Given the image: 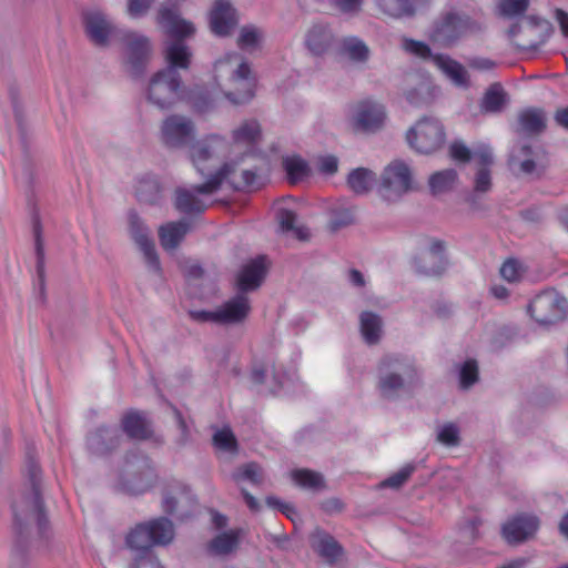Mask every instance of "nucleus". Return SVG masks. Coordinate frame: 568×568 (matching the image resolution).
Here are the masks:
<instances>
[{
	"mask_svg": "<svg viewBox=\"0 0 568 568\" xmlns=\"http://www.w3.org/2000/svg\"><path fill=\"white\" fill-rule=\"evenodd\" d=\"M158 23L169 39L164 42L168 65L152 75L146 87L148 101L160 110L174 106L183 98V82L179 69L187 70L192 51L185 39L195 32L193 23L181 18L178 4L165 1L158 11Z\"/></svg>",
	"mask_w": 568,
	"mask_h": 568,
	"instance_id": "nucleus-1",
	"label": "nucleus"
},
{
	"mask_svg": "<svg viewBox=\"0 0 568 568\" xmlns=\"http://www.w3.org/2000/svg\"><path fill=\"white\" fill-rule=\"evenodd\" d=\"M27 477L28 488L12 505L19 542L31 535L33 527L37 528L40 538L49 539L50 526L42 497L41 470L30 450L27 453ZM13 558L17 565L24 564L23 548L20 544L14 548Z\"/></svg>",
	"mask_w": 568,
	"mask_h": 568,
	"instance_id": "nucleus-2",
	"label": "nucleus"
},
{
	"mask_svg": "<svg viewBox=\"0 0 568 568\" xmlns=\"http://www.w3.org/2000/svg\"><path fill=\"white\" fill-rule=\"evenodd\" d=\"M422 385V372L414 358L407 355L388 354L376 367L375 389L381 399L397 402L409 398Z\"/></svg>",
	"mask_w": 568,
	"mask_h": 568,
	"instance_id": "nucleus-3",
	"label": "nucleus"
},
{
	"mask_svg": "<svg viewBox=\"0 0 568 568\" xmlns=\"http://www.w3.org/2000/svg\"><path fill=\"white\" fill-rule=\"evenodd\" d=\"M215 81L233 104H243L254 97L255 80L247 62L235 52L225 54L214 65Z\"/></svg>",
	"mask_w": 568,
	"mask_h": 568,
	"instance_id": "nucleus-4",
	"label": "nucleus"
},
{
	"mask_svg": "<svg viewBox=\"0 0 568 568\" xmlns=\"http://www.w3.org/2000/svg\"><path fill=\"white\" fill-rule=\"evenodd\" d=\"M174 538L173 523L166 517H159L138 524L126 536L128 548L135 555L154 554L153 546L169 545Z\"/></svg>",
	"mask_w": 568,
	"mask_h": 568,
	"instance_id": "nucleus-5",
	"label": "nucleus"
},
{
	"mask_svg": "<svg viewBox=\"0 0 568 568\" xmlns=\"http://www.w3.org/2000/svg\"><path fill=\"white\" fill-rule=\"evenodd\" d=\"M231 169L232 165L223 164L216 172L209 174L204 183L193 185L192 187H176L174 197L175 209L185 215L202 214L207 209V205L199 195H211L217 192Z\"/></svg>",
	"mask_w": 568,
	"mask_h": 568,
	"instance_id": "nucleus-6",
	"label": "nucleus"
},
{
	"mask_svg": "<svg viewBox=\"0 0 568 568\" xmlns=\"http://www.w3.org/2000/svg\"><path fill=\"white\" fill-rule=\"evenodd\" d=\"M527 313L540 327L549 328L568 318V300L555 288H547L529 302Z\"/></svg>",
	"mask_w": 568,
	"mask_h": 568,
	"instance_id": "nucleus-7",
	"label": "nucleus"
},
{
	"mask_svg": "<svg viewBox=\"0 0 568 568\" xmlns=\"http://www.w3.org/2000/svg\"><path fill=\"white\" fill-rule=\"evenodd\" d=\"M153 480L154 471L149 458L138 452L128 453L119 475V489L130 495H140L152 487Z\"/></svg>",
	"mask_w": 568,
	"mask_h": 568,
	"instance_id": "nucleus-8",
	"label": "nucleus"
},
{
	"mask_svg": "<svg viewBox=\"0 0 568 568\" xmlns=\"http://www.w3.org/2000/svg\"><path fill=\"white\" fill-rule=\"evenodd\" d=\"M413 190L412 172L406 163L396 160L383 171L377 186L378 195L388 203L399 201Z\"/></svg>",
	"mask_w": 568,
	"mask_h": 568,
	"instance_id": "nucleus-9",
	"label": "nucleus"
},
{
	"mask_svg": "<svg viewBox=\"0 0 568 568\" xmlns=\"http://www.w3.org/2000/svg\"><path fill=\"white\" fill-rule=\"evenodd\" d=\"M120 40L124 45L126 72L135 79L142 77L152 55L150 39L142 33L125 30L121 32Z\"/></svg>",
	"mask_w": 568,
	"mask_h": 568,
	"instance_id": "nucleus-10",
	"label": "nucleus"
},
{
	"mask_svg": "<svg viewBox=\"0 0 568 568\" xmlns=\"http://www.w3.org/2000/svg\"><path fill=\"white\" fill-rule=\"evenodd\" d=\"M445 130L439 120L425 116L407 131L406 140L412 149L418 153L429 154L445 143Z\"/></svg>",
	"mask_w": 568,
	"mask_h": 568,
	"instance_id": "nucleus-11",
	"label": "nucleus"
},
{
	"mask_svg": "<svg viewBox=\"0 0 568 568\" xmlns=\"http://www.w3.org/2000/svg\"><path fill=\"white\" fill-rule=\"evenodd\" d=\"M477 30L478 24L468 16L448 12L434 23L430 38L442 47H450L467 33Z\"/></svg>",
	"mask_w": 568,
	"mask_h": 568,
	"instance_id": "nucleus-12",
	"label": "nucleus"
},
{
	"mask_svg": "<svg viewBox=\"0 0 568 568\" xmlns=\"http://www.w3.org/2000/svg\"><path fill=\"white\" fill-rule=\"evenodd\" d=\"M160 133L161 142L168 149H184L193 143L196 131L191 119L172 114L162 122Z\"/></svg>",
	"mask_w": 568,
	"mask_h": 568,
	"instance_id": "nucleus-13",
	"label": "nucleus"
},
{
	"mask_svg": "<svg viewBox=\"0 0 568 568\" xmlns=\"http://www.w3.org/2000/svg\"><path fill=\"white\" fill-rule=\"evenodd\" d=\"M82 24L87 38L98 48H108L116 32L111 17L99 8L83 10Z\"/></svg>",
	"mask_w": 568,
	"mask_h": 568,
	"instance_id": "nucleus-14",
	"label": "nucleus"
},
{
	"mask_svg": "<svg viewBox=\"0 0 568 568\" xmlns=\"http://www.w3.org/2000/svg\"><path fill=\"white\" fill-rule=\"evenodd\" d=\"M413 266L419 274L427 276L442 275L448 267L446 243L439 239H430L427 248L413 258Z\"/></svg>",
	"mask_w": 568,
	"mask_h": 568,
	"instance_id": "nucleus-15",
	"label": "nucleus"
},
{
	"mask_svg": "<svg viewBox=\"0 0 568 568\" xmlns=\"http://www.w3.org/2000/svg\"><path fill=\"white\" fill-rule=\"evenodd\" d=\"M129 231L132 240L143 253L144 262L149 271L161 276L162 267L155 250V244L150 236V230L134 211H130L129 213Z\"/></svg>",
	"mask_w": 568,
	"mask_h": 568,
	"instance_id": "nucleus-16",
	"label": "nucleus"
},
{
	"mask_svg": "<svg viewBox=\"0 0 568 568\" xmlns=\"http://www.w3.org/2000/svg\"><path fill=\"white\" fill-rule=\"evenodd\" d=\"M550 31L551 24L547 20L528 16L523 23H514L508 30V36L510 39H515L519 34H525L527 40L517 45L523 49H537L546 41Z\"/></svg>",
	"mask_w": 568,
	"mask_h": 568,
	"instance_id": "nucleus-17",
	"label": "nucleus"
},
{
	"mask_svg": "<svg viewBox=\"0 0 568 568\" xmlns=\"http://www.w3.org/2000/svg\"><path fill=\"white\" fill-rule=\"evenodd\" d=\"M122 433L115 426H99L87 436V448L93 456L112 454L121 444Z\"/></svg>",
	"mask_w": 568,
	"mask_h": 568,
	"instance_id": "nucleus-18",
	"label": "nucleus"
},
{
	"mask_svg": "<svg viewBox=\"0 0 568 568\" xmlns=\"http://www.w3.org/2000/svg\"><path fill=\"white\" fill-rule=\"evenodd\" d=\"M386 113L383 104L372 100H363L354 106V126L363 132L379 130L385 121Z\"/></svg>",
	"mask_w": 568,
	"mask_h": 568,
	"instance_id": "nucleus-19",
	"label": "nucleus"
},
{
	"mask_svg": "<svg viewBox=\"0 0 568 568\" xmlns=\"http://www.w3.org/2000/svg\"><path fill=\"white\" fill-rule=\"evenodd\" d=\"M239 23L236 9L229 0H215L210 12V27L214 34L227 37Z\"/></svg>",
	"mask_w": 568,
	"mask_h": 568,
	"instance_id": "nucleus-20",
	"label": "nucleus"
},
{
	"mask_svg": "<svg viewBox=\"0 0 568 568\" xmlns=\"http://www.w3.org/2000/svg\"><path fill=\"white\" fill-rule=\"evenodd\" d=\"M266 273L267 265L265 256L251 260L242 266L236 276L237 292L245 295L247 292L257 290L262 285Z\"/></svg>",
	"mask_w": 568,
	"mask_h": 568,
	"instance_id": "nucleus-21",
	"label": "nucleus"
},
{
	"mask_svg": "<svg viewBox=\"0 0 568 568\" xmlns=\"http://www.w3.org/2000/svg\"><path fill=\"white\" fill-rule=\"evenodd\" d=\"M538 527L536 516L519 515L503 526V536L509 544H520L532 537Z\"/></svg>",
	"mask_w": 568,
	"mask_h": 568,
	"instance_id": "nucleus-22",
	"label": "nucleus"
},
{
	"mask_svg": "<svg viewBox=\"0 0 568 568\" xmlns=\"http://www.w3.org/2000/svg\"><path fill=\"white\" fill-rule=\"evenodd\" d=\"M196 504L195 497L185 486L168 490L163 497V509L165 513L178 514L180 519L187 518Z\"/></svg>",
	"mask_w": 568,
	"mask_h": 568,
	"instance_id": "nucleus-23",
	"label": "nucleus"
},
{
	"mask_svg": "<svg viewBox=\"0 0 568 568\" xmlns=\"http://www.w3.org/2000/svg\"><path fill=\"white\" fill-rule=\"evenodd\" d=\"M217 324H239L242 323L251 311L250 300L246 295L237 294L221 305L217 310Z\"/></svg>",
	"mask_w": 568,
	"mask_h": 568,
	"instance_id": "nucleus-24",
	"label": "nucleus"
},
{
	"mask_svg": "<svg viewBox=\"0 0 568 568\" xmlns=\"http://www.w3.org/2000/svg\"><path fill=\"white\" fill-rule=\"evenodd\" d=\"M226 144L225 138L220 134H210L205 139L192 143L190 148L191 160L196 170L204 175V169L202 163L209 161L220 148H224Z\"/></svg>",
	"mask_w": 568,
	"mask_h": 568,
	"instance_id": "nucleus-25",
	"label": "nucleus"
},
{
	"mask_svg": "<svg viewBox=\"0 0 568 568\" xmlns=\"http://www.w3.org/2000/svg\"><path fill=\"white\" fill-rule=\"evenodd\" d=\"M311 546L329 565L335 564L343 555V547L339 542L324 530L318 529L313 534Z\"/></svg>",
	"mask_w": 568,
	"mask_h": 568,
	"instance_id": "nucleus-26",
	"label": "nucleus"
},
{
	"mask_svg": "<svg viewBox=\"0 0 568 568\" xmlns=\"http://www.w3.org/2000/svg\"><path fill=\"white\" fill-rule=\"evenodd\" d=\"M433 61L454 85L463 89L470 87L469 74L462 63L446 54H435Z\"/></svg>",
	"mask_w": 568,
	"mask_h": 568,
	"instance_id": "nucleus-27",
	"label": "nucleus"
},
{
	"mask_svg": "<svg viewBox=\"0 0 568 568\" xmlns=\"http://www.w3.org/2000/svg\"><path fill=\"white\" fill-rule=\"evenodd\" d=\"M225 164L232 165V169L224 181H227L234 190L253 191L260 187L258 175L255 170L240 169L237 162L234 161Z\"/></svg>",
	"mask_w": 568,
	"mask_h": 568,
	"instance_id": "nucleus-28",
	"label": "nucleus"
},
{
	"mask_svg": "<svg viewBox=\"0 0 568 568\" xmlns=\"http://www.w3.org/2000/svg\"><path fill=\"white\" fill-rule=\"evenodd\" d=\"M191 225L186 220L171 222L159 229V239L164 250H175L189 232Z\"/></svg>",
	"mask_w": 568,
	"mask_h": 568,
	"instance_id": "nucleus-29",
	"label": "nucleus"
},
{
	"mask_svg": "<svg viewBox=\"0 0 568 568\" xmlns=\"http://www.w3.org/2000/svg\"><path fill=\"white\" fill-rule=\"evenodd\" d=\"M305 43L315 55L325 53L333 43V33L326 24H314L307 32Z\"/></svg>",
	"mask_w": 568,
	"mask_h": 568,
	"instance_id": "nucleus-30",
	"label": "nucleus"
},
{
	"mask_svg": "<svg viewBox=\"0 0 568 568\" xmlns=\"http://www.w3.org/2000/svg\"><path fill=\"white\" fill-rule=\"evenodd\" d=\"M519 132L526 135H538L546 129V116L541 109L529 108L518 115Z\"/></svg>",
	"mask_w": 568,
	"mask_h": 568,
	"instance_id": "nucleus-31",
	"label": "nucleus"
},
{
	"mask_svg": "<svg viewBox=\"0 0 568 568\" xmlns=\"http://www.w3.org/2000/svg\"><path fill=\"white\" fill-rule=\"evenodd\" d=\"M532 149L528 144L514 148L508 160L510 170L515 173L531 174L536 170V162L531 158Z\"/></svg>",
	"mask_w": 568,
	"mask_h": 568,
	"instance_id": "nucleus-32",
	"label": "nucleus"
},
{
	"mask_svg": "<svg viewBox=\"0 0 568 568\" xmlns=\"http://www.w3.org/2000/svg\"><path fill=\"white\" fill-rule=\"evenodd\" d=\"M41 224L38 217L33 220V235H34V246H36V256H37V285L40 297L43 300L45 294V268H44V247L41 236Z\"/></svg>",
	"mask_w": 568,
	"mask_h": 568,
	"instance_id": "nucleus-33",
	"label": "nucleus"
},
{
	"mask_svg": "<svg viewBox=\"0 0 568 568\" xmlns=\"http://www.w3.org/2000/svg\"><path fill=\"white\" fill-rule=\"evenodd\" d=\"M241 530H229L215 536L207 546V550L214 556H227L235 551L240 545Z\"/></svg>",
	"mask_w": 568,
	"mask_h": 568,
	"instance_id": "nucleus-34",
	"label": "nucleus"
},
{
	"mask_svg": "<svg viewBox=\"0 0 568 568\" xmlns=\"http://www.w3.org/2000/svg\"><path fill=\"white\" fill-rule=\"evenodd\" d=\"M361 333L364 341L369 344H376L382 336L383 321L382 317L369 311L362 312L359 315Z\"/></svg>",
	"mask_w": 568,
	"mask_h": 568,
	"instance_id": "nucleus-35",
	"label": "nucleus"
},
{
	"mask_svg": "<svg viewBox=\"0 0 568 568\" xmlns=\"http://www.w3.org/2000/svg\"><path fill=\"white\" fill-rule=\"evenodd\" d=\"M122 430L134 439H146L151 435V430L145 418L138 412L125 414L121 420Z\"/></svg>",
	"mask_w": 568,
	"mask_h": 568,
	"instance_id": "nucleus-36",
	"label": "nucleus"
},
{
	"mask_svg": "<svg viewBox=\"0 0 568 568\" xmlns=\"http://www.w3.org/2000/svg\"><path fill=\"white\" fill-rule=\"evenodd\" d=\"M376 183V174L366 168H357L349 172L347 185L357 195L368 193Z\"/></svg>",
	"mask_w": 568,
	"mask_h": 568,
	"instance_id": "nucleus-37",
	"label": "nucleus"
},
{
	"mask_svg": "<svg viewBox=\"0 0 568 568\" xmlns=\"http://www.w3.org/2000/svg\"><path fill=\"white\" fill-rule=\"evenodd\" d=\"M508 102V97L500 83H493L485 92L480 108L486 113H499Z\"/></svg>",
	"mask_w": 568,
	"mask_h": 568,
	"instance_id": "nucleus-38",
	"label": "nucleus"
},
{
	"mask_svg": "<svg viewBox=\"0 0 568 568\" xmlns=\"http://www.w3.org/2000/svg\"><path fill=\"white\" fill-rule=\"evenodd\" d=\"M138 200L146 204H156L162 197V186L156 176L145 175L136 186Z\"/></svg>",
	"mask_w": 568,
	"mask_h": 568,
	"instance_id": "nucleus-39",
	"label": "nucleus"
},
{
	"mask_svg": "<svg viewBox=\"0 0 568 568\" xmlns=\"http://www.w3.org/2000/svg\"><path fill=\"white\" fill-rule=\"evenodd\" d=\"M416 0H376L378 8L392 18L413 17Z\"/></svg>",
	"mask_w": 568,
	"mask_h": 568,
	"instance_id": "nucleus-40",
	"label": "nucleus"
},
{
	"mask_svg": "<svg viewBox=\"0 0 568 568\" xmlns=\"http://www.w3.org/2000/svg\"><path fill=\"white\" fill-rule=\"evenodd\" d=\"M283 168L291 184H297L311 173L308 163L297 155L283 158Z\"/></svg>",
	"mask_w": 568,
	"mask_h": 568,
	"instance_id": "nucleus-41",
	"label": "nucleus"
},
{
	"mask_svg": "<svg viewBox=\"0 0 568 568\" xmlns=\"http://www.w3.org/2000/svg\"><path fill=\"white\" fill-rule=\"evenodd\" d=\"M272 374V379L274 382V386L271 388L272 393H276L277 389H280L283 386V379L284 374L276 371L275 366L264 364V363H257L254 364L251 373L252 381L255 384H264L270 375Z\"/></svg>",
	"mask_w": 568,
	"mask_h": 568,
	"instance_id": "nucleus-42",
	"label": "nucleus"
},
{
	"mask_svg": "<svg viewBox=\"0 0 568 568\" xmlns=\"http://www.w3.org/2000/svg\"><path fill=\"white\" fill-rule=\"evenodd\" d=\"M261 136V128L257 121L247 120L233 130L232 139L236 144L253 145Z\"/></svg>",
	"mask_w": 568,
	"mask_h": 568,
	"instance_id": "nucleus-43",
	"label": "nucleus"
},
{
	"mask_svg": "<svg viewBox=\"0 0 568 568\" xmlns=\"http://www.w3.org/2000/svg\"><path fill=\"white\" fill-rule=\"evenodd\" d=\"M456 180L457 172L454 169H446L432 174L428 184L433 194H440L450 191Z\"/></svg>",
	"mask_w": 568,
	"mask_h": 568,
	"instance_id": "nucleus-44",
	"label": "nucleus"
},
{
	"mask_svg": "<svg viewBox=\"0 0 568 568\" xmlns=\"http://www.w3.org/2000/svg\"><path fill=\"white\" fill-rule=\"evenodd\" d=\"M356 206L338 205L331 211L329 227L332 231L349 226L355 223Z\"/></svg>",
	"mask_w": 568,
	"mask_h": 568,
	"instance_id": "nucleus-45",
	"label": "nucleus"
},
{
	"mask_svg": "<svg viewBox=\"0 0 568 568\" xmlns=\"http://www.w3.org/2000/svg\"><path fill=\"white\" fill-rule=\"evenodd\" d=\"M277 220L283 232H293L298 240H306L308 237V230L303 226H296L297 215L286 209H281L277 212Z\"/></svg>",
	"mask_w": 568,
	"mask_h": 568,
	"instance_id": "nucleus-46",
	"label": "nucleus"
},
{
	"mask_svg": "<svg viewBox=\"0 0 568 568\" xmlns=\"http://www.w3.org/2000/svg\"><path fill=\"white\" fill-rule=\"evenodd\" d=\"M342 50L351 60L356 62H365L369 55L368 47L356 37L345 38Z\"/></svg>",
	"mask_w": 568,
	"mask_h": 568,
	"instance_id": "nucleus-47",
	"label": "nucleus"
},
{
	"mask_svg": "<svg viewBox=\"0 0 568 568\" xmlns=\"http://www.w3.org/2000/svg\"><path fill=\"white\" fill-rule=\"evenodd\" d=\"M262 29L253 24L243 26L237 38V45L242 50H254L263 39Z\"/></svg>",
	"mask_w": 568,
	"mask_h": 568,
	"instance_id": "nucleus-48",
	"label": "nucleus"
},
{
	"mask_svg": "<svg viewBox=\"0 0 568 568\" xmlns=\"http://www.w3.org/2000/svg\"><path fill=\"white\" fill-rule=\"evenodd\" d=\"M293 480L303 488L320 489L324 486L323 476L308 469H297L292 473Z\"/></svg>",
	"mask_w": 568,
	"mask_h": 568,
	"instance_id": "nucleus-49",
	"label": "nucleus"
},
{
	"mask_svg": "<svg viewBox=\"0 0 568 568\" xmlns=\"http://www.w3.org/2000/svg\"><path fill=\"white\" fill-rule=\"evenodd\" d=\"M479 369L477 361L469 358L459 367V384L463 389H468L478 382Z\"/></svg>",
	"mask_w": 568,
	"mask_h": 568,
	"instance_id": "nucleus-50",
	"label": "nucleus"
},
{
	"mask_svg": "<svg viewBox=\"0 0 568 568\" xmlns=\"http://www.w3.org/2000/svg\"><path fill=\"white\" fill-rule=\"evenodd\" d=\"M437 442L447 446L456 447L460 444V432L456 424L446 423L437 428Z\"/></svg>",
	"mask_w": 568,
	"mask_h": 568,
	"instance_id": "nucleus-51",
	"label": "nucleus"
},
{
	"mask_svg": "<svg viewBox=\"0 0 568 568\" xmlns=\"http://www.w3.org/2000/svg\"><path fill=\"white\" fill-rule=\"evenodd\" d=\"M213 444L216 448L226 453H235L237 450L236 438L232 430L227 427L219 429L214 433Z\"/></svg>",
	"mask_w": 568,
	"mask_h": 568,
	"instance_id": "nucleus-52",
	"label": "nucleus"
},
{
	"mask_svg": "<svg viewBox=\"0 0 568 568\" xmlns=\"http://www.w3.org/2000/svg\"><path fill=\"white\" fill-rule=\"evenodd\" d=\"M529 6V0H499L498 9L501 16L511 18L524 14Z\"/></svg>",
	"mask_w": 568,
	"mask_h": 568,
	"instance_id": "nucleus-53",
	"label": "nucleus"
},
{
	"mask_svg": "<svg viewBox=\"0 0 568 568\" xmlns=\"http://www.w3.org/2000/svg\"><path fill=\"white\" fill-rule=\"evenodd\" d=\"M236 481L244 479L254 485H260L263 481L262 469L256 463H248L239 473L234 474Z\"/></svg>",
	"mask_w": 568,
	"mask_h": 568,
	"instance_id": "nucleus-54",
	"label": "nucleus"
},
{
	"mask_svg": "<svg viewBox=\"0 0 568 568\" xmlns=\"http://www.w3.org/2000/svg\"><path fill=\"white\" fill-rule=\"evenodd\" d=\"M415 470L414 464H407L402 469H399L397 473L390 475L388 478H386L383 483V487H389V488H399L404 485V483L410 477L413 471Z\"/></svg>",
	"mask_w": 568,
	"mask_h": 568,
	"instance_id": "nucleus-55",
	"label": "nucleus"
},
{
	"mask_svg": "<svg viewBox=\"0 0 568 568\" xmlns=\"http://www.w3.org/2000/svg\"><path fill=\"white\" fill-rule=\"evenodd\" d=\"M500 275L509 283L518 282L523 275L521 266L515 258H508L500 267Z\"/></svg>",
	"mask_w": 568,
	"mask_h": 568,
	"instance_id": "nucleus-56",
	"label": "nucleus"
},
{
	"mask_svg": "<svg viewBox=\"0 0 568 568\" xmlns=\"http://www.w3.org/2000/svg\"><path fill=\"white\" fill-rule=\"evenodd\" d=\"M493 187L491 174L488 168H479L474 179L475 193H488Z\"/></svg>",
	"mask_w": 568,
	"mask_h": 568,
	"instance_id": "nucleus-57",
	"label": "nucleus"
},
{
	"mask_svg": "<svg viewBox=\"0 0 568 568\" xmlns=\"http://www.w3.org/2000/svg\"><path fill=\"white\" fill-rule=\"evenodd\" d=\"M171 407H172V412L174 415V419L176 422V426L180 430V435L176 438V444L179 446H185L189 443L190 437H191L190 428H189L182 413L175 406H171Z\"/></svg>",
	"mask_w": 568,
	"mask_h": 568,
	"instance_id": "nucleus-58",
	"label": "nucleus"
},
{
	"mask_svg": "<svg viewBox=\"0 0 568 568\" xmlns=\"http://www.w3.org/2000/svg\"><path fill=\"white\" fill-rule=\"evenodd\" d=\"M155 0H128L126 11L131 18L144 17Z\"/></svg>",
	"mask_w": 568,
	"mask_h": 568,
	"instance_id": "nucleus-59",
	"label": "nucleus"
},
{
	"mask_svg": "<svg viewBox=\"0 0 568 568\" xmlns=\"http://www.w3.org/2000/svg\"><path fill=\"white\" fill-rule=\"evenodd\" d=\"M130 568H163L155 554L135 555Z\"/></svg>",
	"mask_w": 568,
	"mask_h": 568,
	"instance_id": "nucleus-60",
	"label": "nucleus"
},
{
	"mask_svg": "<svg viewBox=\"0 0 568 568\" xmlns=\"http://www.w3.org/2000/svg\"><path fill=\"white\" fill-rule=\"evenodd\" d=\"M405 49L406 51L417 55V57H420V58H434V55L432 54V50L430 48L424 43V42H420V41H416V40H406L405 41Z\"/></svg>",
	"mask_w": 568,
	"mask_h": 568,
	"instance_id": "nucleus-61",
	"label": "nucleus"
},
{
	"mask_svg": "<svg viewBox=\"0 0 568 568\" xmlns=\"http://www.w3.org/2000/svg\"><path fill=\"white\" fill-rule=\"evenodd\" d=\"M450 156L462 163H468L473 158V152L463 142H454L450 145Z\"/></svg>",
	"mask_w": 568,
	"mask_h": 568,
	"instance_id": "nucleus-62",
	"label": "nucleus"
},
{
	"mask_svg": "<svg viewBox=\"0 0 568 568\" xmlns=\"http://www.w3.org/2000/svg\"><path fill=\"white\" fill-rule=\"evenodd\" d=\"M467 64L469 68L477 71H493L497 67L496 61L484 57L468 58Z\"/></svg>",
	"mask_w": 568,
	"mask_h": 568,
	"instance_id": "nucleus-63",
	"label": "nucleus"
},
{
	"mask_svg": "<svg viewBox=\"0 0 568 568\" xmlns=\"http://www.w3.org/2000/svg\"><path fill=\"white\" fill-rule=\"evenodd\" d=\"M473 158L480 164V168H488L493 164V152L487 145H480L473 152Z\"/></svg>",
	"mask_w": 568,
	"mask_h": 568,
	"instance_id": "nucleus-64",
	"label": "nucleus"
}]
</instances>
